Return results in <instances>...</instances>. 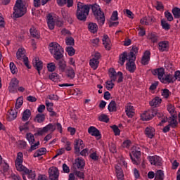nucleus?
<instances>
[{
    "label": "nucleus",
    "instance_id": "43",
    "mask_svg": "<svg viewBox=\"0 0 180 180\" xmlns=\"http://www.w3.org/2000/svg\"><path fill=\"white\" fill-rule=\"evenodd\" d=\"M167 110L170 113L171 116L176 115V111H175V107L172 104L167 105Z\"/></svg>",
    "mask_w": 180,
    "mask_h": 180
},
{
    "label": "nucleus",
    "instance_id": "38",
    "mask_svg": "<svg viewBox=\"0 0 180 180\" xmlns=\"http://www.w3.org/2000/svg\"><path fill=\"white\" fill-rule=\"evenodd\" d=\"M108 109L109 112H117V107L116 106V101H111V102L108 105Z\"/></svg>",
    "mask_w": 180,
    "mask_h": 180
},
{
    "label": "nucleus",
    "instance_id": "13",
    "mask_svg": "<svg viewBox=\"0 0 180 180\" xmlns=\"http://www.w3.org/2000/svg\"><path fill=\"white\" fill-rule=\"evenodd\" d=\"M155 22V20L154 19V16H146L143 17L142 19L140 20V23L141 25H146V26H149V25H153Z\"/></svg>",
    "mask_w": 180,
    "mask_h": 180
},
{
    "label": "nucleus",
    "instance_id": "33",
    "mask_svg": "<svg viewBox=\"0 0 180 180\" xmlns=\"http://www.w3.org/2000/svg\"><path fill=\"white\" fill-rule=\"evenodd\" d=\"M31 115H32V112L30 111V110L29 109L25 110L23 112L22 116V122H27V120H29V117H30Z\"/></svg>",
    "mask_w": 180,
    "mask_h": 180
},
{
    "label": "nucleus",
    "instance_id": "30",
    "mask_svg": "<svg viewBox=\"0 0 180 180\" xmlns=\"http://www.w3.org/2000/svg\"><path fill=\"white\" fill-rule=\"evenodd\" d=\"M164 81H167L168 84H174L175 82V77L173 75L168 74L165 75V78H162V82H164Z\"/></svg>",
    "mask_w": 180,
    "mask_h": 180
},
{
    "label": "nucleus",
    "instance_id": "50",
    "mask_svg": "<svg viewBox=\"0 0 180 180\" xmlns=\"http://www.w3.org/2000/svg\"><path fill=\"white\" fill-rule=\"evenodd\" d=\"M148 38L152 41V43H157V41H158V37L155 35V34H148Z\"/></svg>",
    "mask_w": 180,
    "mask_h": 180
},
{
    "label": "nucleus",
    "instance_id": "7",
    "mask_svg": "<svg viewBox=\"0 0 180 180\" xmlns=\"http://www.w3.org/2000/svg\"><path fill=\"white\" fill-rule=\"evenodd\" d=\"M157 113V110L146 111L141 115V117L143 122H148V120H151Z\"/></svg>",
    "mask_w": 180,
    "mask_h": 180
},
{
    "label": "nucleus",
    "instance_id": "44",
    "mask_svg": "<svg viewBox=\"0 0 180 180\" xmlns=\"http://www.w3.org/2000/svg\"><path fill=\"white\" fill-rule=\"evenodd\" d=\"M22 105H23V97H19L15 102V109L18 110V109H20L22 107Z\"/></svg>",
    "mask_w": 180,
    "mask_h": 180
},
{
    "label": "nucleus",
    "instance_id": "14",
    "mask_svg": "<svg viewBox=\"0 0 180 180\" xmlns=\"http://www.w3.org/2000/svg\"><path fill=\"white\" fill-rule=\"evenodd\" d=\"M19 85V80L16 78H13L11 80L10 86H8V89L11 92H16V89H18V86Z\"/></svg>",
    "mask_w": 180,
    "mask_h": 180
},
{
    "label": "nucleus",
    "instance_id": "29",
    "mask_svg": "<svg viewBox=\"0 0 180 180\" xmlns=\"http://www.w3.org/2000/svg\"><path fill=\"white\" fill-rule=\"evenodd\" d=\"M46 120V115L44 114H37L34 118V121L37 123H43Z\"/></svg>",
    "mask_w": 180,
    "mask_h": 180
},
{
    "label": "nucleus",
    "instance_id": "57",
    "mask_svg": "<svg viewBox=\"0 0 180 180\" xmlns=\"http://www.w3.org/2000/svg\"><path fill=\"white\" fill-rule=\"evenodd\" d=\"M165 16L169 22H172V20H174V17L172 16V14L169 11L165 12Z\"/></svg>",
    "mask_w": 180,
    "mask_h": 180
},
{
    "label": "nucleus",
    "instance_id": "6",
    "mask_svg": "<svg viewBox=\"0 0 180 180\" xmlns=\"http://www.w3.org/2000/svg\"><path fill=\"white\" fill-rule=\"evenodd\" d=\"M15 165L17 171H20L22 168L25 169V166L23 165V153H22V152L18 153Z\"/></svg>",
    "mask_w": 180,
    "mask_h": 180
},
{
    "label": "nucleus",
    "instance_id": "26",
    "mask_svg": "<svg viewBox=\"0 0 180 180\" xmlns=\"http://www.w3.org/2000/svg\"><path fill=\"white\" fill-rule=\"evenodd\" d=\"M176 115H173L169 117L170 122H169V124L172 127V129H175L178 127V121H176Z\"/></svg>",
    "mask_w": 180,
    "mask_h": 180
},
{
    "label": "nucleus",
    "instance_id": "9",
    "mask_svg": "<svg viewBox=\"0 0 180 180\" xmlns=\"http://www.w3.org/2000/svg\"><path fill=\"white\" fill-rule=\"evenodd\" d=\"M49 174L50 180H58V176H60L58 168L52 167L51 169H49Z\"/></svg>",
    "mask_w": 180,
    "mask_h": 180
},
{
    "label": "nucleus",
    "instance_id": "10",
    "mask_svg": "<svg viewBox=\"0 0 180 180\" xmlns=\"http://www.w3.org/2000/svg\"><path fill=\"white\" fill-rule=\"evenodd\" d=\"M85 147L84 141L82 139H75V154H79L81 150Z\"/></svg>",
    "mask_w": 180,
    "mask_h": 180
},
{
    "label": "nucleus",
    "instance_id": "21",
    "mask_svg": "<svg viewBox=\"0 0 180 180\" xmlns=\"http://www.w3.org/2000/svg\"><path fill=\"white\" fill-rule=\"evenodd\" d=\"M56 60L58 61V66L60 71L61 72H65V68H67V63H65V60H64L63 58Z\"/></svg>",
    "mask_w": 180,
    "mask_h": 180
},
{
    "label": "nucleus",
    "instance_id": "42",
    "mask_svg": "<svg viewBox=\"0 0 180 180\" xmlns=\"http://www.w3.org/2000/svg\"><path fill=\"white\" fill-rule=\"evenodd\" d=\"M155 176L156 180H164V172L162 170H158Z\"/></svg>",
    "mask_w": 180,
    "mask_h": 180
},
{
    "label": "nucleus",
    "instance_id": "39",
    "mask_svg": "<svg viewBox=\"0 0 180 180\" xmlns=\"http://www.w3.org/2000/svg\"><path fill=\"white\" fill-rule=\"evenodd\" d=\"M162 101V100H161V98L159 97H155L151 101H150V105L156 108V106H158V105L161 103Z\"/></svg>",
    "mask_w": 180,
    "mask_h": 180
},
{
    "label": "nucleus",
    "instance_id": "1",
    "mask_svg": "<svg viewBox=\"0 0 180 180\" xmlns=\"http://www.w3.org/2000/svg\"><path fill=\"white\" fill-rule=\"evenodd\" d=\"M92 11L98 23L102 26L105 24V13L101 10V7L98 4H85L84 3H77V9L76 11V16L78 20L85 22L88 16H89V11Z\"/></svg>",
    "mask_w": 180,
    "mask_h": 180
},
{
    "label": "nucleus",
    "instance_id": "22",
    "mask_svg": "<svg viewBox=\"0 0 180 180\" xmlns=\"http://www.w3.org/2000/svg\"><path fill=\"white\" fill-rule=\"evenodd\" d=\"M103 44L105 46L106 50H110V39H109V36L103 35L102 39Z\"/></svg>",
    "mask_w": 180,
    "mask_h": 180
},
{
    "label": "nucleus",
    "instance_id": "52",
    "mask_svg": "<svg viewBox=\"0 0 180 180\" xmlns=\"http://www.w3.org/2000/svg\"><path fill=\"white\" fill-rule=\"evenodd\" d=\"M45 105L46 106L48 112H51V110H53V106H54V103H50V101L46 100Z\"/></svg>",
    "mask_w": 180,
    "mask_h": 180
},
{
    "label": "nucleus",
    "instance_id": "5",
    "mask_svg": "<svg viewBox=\"0 0 180 180\" xmlns=\"http://www.w3.org/2000/svg\"><path fill=\"white\" fill-rule=\"evenodd\" d=\"M131 162L135 165H140L141 160H140V157H141V152L140 150H133L131 153L129 154Z\"/></svg>",
    "mask_w": 180,
    "mask_h": 180
},
{
    "label": "nucleus",
    "instance_id": "25",
    "mask_svg": "<svg viewBox=\"0 0 180 180\" xmlns=\"http://www.w3.org/2000/svg\"><path fill=\"white\" fill-rule=\"evenodd\" d=\"M9 114L8 115L7 120L8 122H12V120H15L16 117H18V110H11V111L8 112Z\"/></svg>",
    "mask_w": 180,
    "mask_h": 180
},
{
    "label": "nucleus",
    "instance_id": "61",
    "mask_svg": "<svg viewBox=\"0 0 180 180\" xmlns=\"http://www.w3.org/2000/svg\"><path fill=\"white\" fill-rule=\"evenodd\" d=\"M73 174H75L77 176V178H79V179H84L85 176L84 172L80 171H75Z\"/></svg>",
    "mask_w": 180,
    "mask_h": 180
},
{
    "label": "nucleus",
    "instance_id": "53",
    "mask_svg": "<svg viewBox=\"0 0 180 180\" xmlns=\"http://www.w3.org/2000/svg\"><path fill=\"white\" fill-rule=\"evenodd\" d=\"M66 51L70 57H72V56H74V54H75V49H74V47L72 46L67 47Z\"/></svg>",
    "mask_w": 180,
    "mask_h": 180
},
{
    "label": "nucleus",
    "instance_id": "20",
    "mask_svg": "<svg viewBox=\"0 0 180 180\" xmlns=\"http://www.w3.org/2000/svg\"><path fill=\"white\" fill-rule=\"evenodd\" d=\"M88 133L94 137H101V132L95 127H90L88 129Z\"/></svg>",
    "mask_w": 180,
    "mask_h": 180
},
{
    "label": "nucleus",
    "instance_id": "32",
    "mask_svg": "<svg viewBox=\"0 0 180 180\" xmlns=\"http://www.w3.org/2000/svg\"><path fill=\"white\" fill-rule=\"evenodd\" d=\"M88 29L91 33H96L98 32V25L95 22H90L88 25Z\"/></svg>",
    "mask_w": 180,
    "mask_h": 180
},
{
    "label": "nucleus",
    "instance_id": "56",
    "mask_svg": "<svg viewBox=\"0 0 180 180\" xmlns=\"http://www.w3.org/2000/svg\"><path fill=\"white\" fill-rule=\"evenodd\" d=\"M47 68L49 72H53V71H56V64L54 63H48Z\"/></svg>",
    "mask_w": 180,
    "mask_h": 180
},
{
    "label": "nucleus",
    "instance_id": "16",
    "mask_svg": "<svg viewBox=\"0 0 180 180\" xmlns=\"http://www.w3.org/2000/svg\"><path fill=\"white\" fill-rule=\"evenodd\" d=\"M153 75H158V77L159 78V79L161 81V82H162V78L164 77V74H165V70H164V68H158L154 70L153 72Z\"/></svg>",
    "mask_w": 180,
    "mask_h": 180
},
{
    "label": "nucleus",
    "instance_id": "12",
    "mask_svg": "<svg viewBox=\"0 0 180 180\" xmlns=\"http://www.w3.org/2000/svg\"><path fill=\"white\" fill-rule=\"evenodd\" d=\"M33 67L38 72L39 75H40V71L43 70V62L39 59V58H35L32 60Z\"/></svg>",
    "mask_w": 180,
    "mask_h": 180
},
{
    "label": "nucleus",
    "instance_id": "60",
    "mask_svg": "<svg viewBox=\"0 0 180 180\" xmlns=\"http://www.w3.org/2000/svg\"><path fill=\"white\" fill-rule=\"evenodd\" d=\"M110 153H112V154H115V153H117V150L116 149V144L111 143L109 146Z\"/></svg>",
    "mask_w": 180,
    "mask_h": 180
},
{
    "label": "nucleus",
    "instance_id": "62",
    "mask_svg": "<svg viewBox=\"0 0 180 180\" xmlns=\"http://www.w3.org/2000/svg\"><path fill=\"white\" fill-rule=\"evenodd\" d=\"M29 123L30 122H25L23 125L20 126L19 129L20 131H23V130H29Z\"/></svg>",
    "mask_w": 180,
    "mask_h": 180
},
{
    "label": "nucleus",
    "instance_id": "19",
    "mask_svg": "<svg viewBox=\"0 0 180 180\" xmlns=\"http://www.w3.org/2000/svg\"><path fill=\"white\" fill-rule=\"evenodd\" d=\"M151 55V53H150V51H146L141 59V64L143 65H148V63H150V56Z\"/></svg>",
    "mask_w": 180,
    "mask_h": 180
},
{
    "label": "nucleus",
    "instance_id": "37",
    "mask_svg": "<svg viewBox=\"0 0 180 180\" xmlns=\"http://www.w3.org/2000/svg\"><path fill=\"white\" fill-rule=\"evenodd\" d=\"M89 65L92 70H98V67H99V60L91 58L89 61Z\"/></svg>",
    "mask_w": 180,
    "mask_h": 180
},
{
    "label": "nucleus",
    "instance_id": "3",
    "mask_svg": "<svg viewBox=\"0 0 180 180\" xmlns=\"http://www.w3.org/2000/svg\"><path fill=\"white\" fill-rule=\"evenodd\" d=\"M13 17L14 18H22L25 13H26V8L23 7L22 0H17L13 7Z\"/></svg>",
    "mask_w": 180,
    "mask_h": 180
},
{
    "label": "nucleus",
    "instance_id": "24",
    "mask_svg": "<svg viewBox=\"0 0 180 180\" xmlns=\"http://www.w3.org/2000/svg\"><path fill=\"white\" fill-rule=\"evenodd\" d=\"M136 63L134 62H130L128 61L126 63V69L127 70V71L130 72L131 74H133V72H134V71H136Z\"/></svg>",
    "mask_w": 180,
    "mask_h": 180
},
{
    "label": "nucleus",
    "instance_id": "15",
    "mask_svg": "<svg viewBox=\"0 0 180 180\" xmlns=\"http://www.w3.org/2000/svg\"><path fill=\"white\" fill-rule=\"evenodd\" d=\"M169 48V42L168 41H162L158 43V49L159 51H167Z\"/></svg>",
    "mask_w": 180,
    "mask_h": 180
},
{
    "label": "nucleus",
    "instance_id": "31",
    "mask_svg": "<svg viewBox=\"0 0 180 180\" xmlns=\"http://www.w3.org/2000/svg\"><path fill=\"white\" fill-rule=\"evenodd\" d=\"M126 60H128V58H127V52L124 51V52H123L122 54L120 55L118 63H119L121 65H124V63H125V61H126Z\"/></svg>",
    "mask_w": 180,
    "mask_h": 180
},
{
    "label": "nucleus",
    "instance_id": "47",
    "mask_svg": "<svg viewBox=\"0 0 180 180\" xmlns=\"http://www.w3.org/2000/svg\"><path fill=\"white\" fill-rule=\"evenodd\" d=\"M26 138L30 144H34V135L32 133H28L26 134Z\"/></svg>",
    "mask_w": 180,
    "mask_h": 180
},
{
    "label": "nucleus",
    "instance_id": "49",
    "mask_svg": "<svg viewBox=\"0 0 180 180\" xmlns=\"http://www.w3.org/2000/svg\"><path fill=\"white\" fill-rule=\"evenodd\" d=\"M49 77V79H51V81H53V82H57V81H58L59 76L56 72L51 73Z\"/></svg>",
    "mask_w": 180,
    "mask_h": 180
},
{
    "label": "nucleus",
    "instance_id": "2",
    "mask_svg": "<svg viewBox=\"0 0 180 180\" xmlns=\"http://www.w3.org/2000/svg\"><path fill=\"white\" fill-rule=\"evenodd\" d=\"M51 54L55 60H61L64 57V49L57 42H51L49 45Z\"/></svg>",
    "mask_w": 180,
    "mask_h": 180
},
{
    "label": "nucleus",
    "instance_id": "46",
    "mask_svg": "<svg viewBox=\"0 0 180 180\" xmlns=\"http://www.w3.org/2000/svg\"><path fill=\"white\" fill-rule=\"evenodd\" d=\"M172 13L175 19H179L180 18V8L178 7H175L172 10Z\"/></svg>",
    "mask_w": 180,
    "mask_h": 180
},
{
    "label": "nucleus",
    "instance_id": "4",
    "mask_svg": "<svg viewBox=\"0 0 180 180\" xmlns=\"http://www.w3.org/2000/svg\"><path fill=\"white\" fill-rule=\"evenodd\" d=\"M26 51L23 48H19L17 53L16 57L18 60H23V63L27 68H32V66L29 65V58L26 57Z\"/></svg>",
    "mask_w": 180,
    "mask_h": 180
},
{
    "label": "nucleus",
    "instance_id": "63",
    "mask_svg": "<svg viewBox=\"0 0 180 180\" xmlns=\"http://www.w3.org/2000/svg\"><path fill=\"white\" fill-rule=\"evenodd\" d=\"M65 42L67 46H74V38L70 37L66 39Z\"/></svg>",
    "mask_w": 180,
    "mask_h": 180
},
{
    "label": "nucleus",
    "instance_id": "48",
    "mask_svg": "<svg viewBox=\"0 0 180 180\" xmlns=\"http://www.w3.org/2000/svg\"><path fill=\"white\" fill-rule=\"evenodd\" d=\"M98 120L100 122H104L105 123H108L109 122V117H108V115H106L105 114H101L98 117Z\"/></svg>",
    "mask_w": 180,
    "mask_h": 180
},
{
    "label": "nucleus",
    "instance_id": "35",
    "mask_svg": "<svg viewBox=\"0 0 180 180\" xmlns=\"http://www.w3.org/2000/svg\"><path fill=\"white\" fill-rule=\"evenodd\" d=\"M46 153H47L46 148H41L34 153V158L37 157H41V155H44Z\"/></svg>",
    "mask_w": 180,
    "mask_h": 180
},
{
    "label": "nucleus",
    "instance_id": "58",
    "mask_svg": "<svg viewBox=\"0 0 180 180\" xmlns=\"http://www.w3.org/2000/svg\"><path fill=\"white\" fill-rule=\"evenodd\" d=\"M111 129L113 130L115 136H120V129H119V127L117 125H112Z\"/></svg>",
    "mask_w": 180,
    "mask_h": 180
},
{
    "label": "nucleus",
    "instance_id": "55",
    "mask_svg": "<svg viewBox=\"0 0 180 180\" xmlns=\"http://www.w3.org/2000/svg\"><path fill=\"white\" fill-rule=\"evenodd\" d=\"M10 70L13 74H16L18 72V68L13 62L10 63Z\"/></svg>",
    "mask_w": 180,
    "mask_h": 180
},
{
    "label": "nucleus",
    "instance_id": "23",
    "mask_svg": "<svg viewBox=\"0 0 180 180\" xmlns=\"http://www.w3.org/2000/svg\"><path fill=\"white\" fill-rule=\"evenodd\" d=\"M75 165L78 169H84L85 167V160L77 158L75 161Z\"/></svg>",
    "mask_w": 180,
    "mask_h": 180
},
{
    "label": "nucleus",
    "instance_id": "36",
    "mask_svg": "<svg viewBox=\"0 0 180 180\" xmlns=\"http://www.w3.org/2000/svg\"><path fill=\"white\" fill-rule=\"evenodd\" d=\"M30 34L34 39H40V32L36 30L34 27H32L30 30Z\"/></svg>",
    "mask_w": 180,
    "mask_h": 180
},
{
    "label": "nucleus",
    "instance_id": "34",
    "mask_svg": "<svg viewBox=\"0 0 180 180\" xmlns=\"http://www.w3.org/2000/svg\"><path fill=\"white\" fill-rule=\"evenodd\" d=\"M110 82H115L116 79H117V73H116V70L114 68L110 69Z\"/></svg>",
    "mask_w": 180,
    "mask_h": 180
},
{
    "label": "nucleus",
    "instance_id": "18",
    "mask_svg": "<svg viewBox=\"0 0 180 180\" xmlns=\"http://www.w3.org/2000/svg\"><path fill=\"white\" fill-rule=\"evenodd\" d=\"M145 134L148 139H153L155 136V129L152 127H147L145 129Z\"/></svg>",
    "mask_w": 180,
    "mask_h": 180
},
{
    "label": "nucleus",
    "instance_id": "27",
    "mask_svg": "<svg viewBox=\"0 0 180 180\" xmlns=\"http://www.w3.org/2000/svg\"><path fill=\"white\" fill-rule=\"evenodd\" d=\"M66 75L70 79H74L75 78V72L72 67H68L66 69Z\"/></svg>",
    "mask_w": 180,
    "mask_h": 180
},
{
    "label": "nucleus",
    "instance_id": "41",
    "mask_svg": "<svg viewBox=\"0 0 180 180\" xmlns=\"http://www.w3.org/2000/svg\"><path fill=\"white\" fill-rule=\"evenodd\" d=\"M44 130L45 131L46 133H47V131H52V132L55 131L56 126L54 124L50 123L44 127Z\"/></svg>",
    "mask_w": 180,
    "mask_h": 180
},
{
    "label": "nucleus",
    "instance_id": "28",
    "mask_svg": "<svg viewBox=\"0 0 180 180\" xmlns=\"http://www.w3.org/2000/svg\"><path fill=\"white\" fill-rule=\"evenodd\" d=\"M61 13L65 20H67L68 22H69V23H72V18H71V15H70L68 11L65 10H62Z\"/></svg>",
    "mask_w": 180,
    "mask_h": 180
},
{
    "label": "nucleus",
    "instance_id": "40",
    "mask_svg": "<svg viewBox=\"0 0 180 180\" xmlns=\"http://www.w3.org/2000/svg\"><path fill=\"white\" fill-rule=\"evenodd\" d=\"M115 169H116L117 178H118V179H122L124 176L123 170H122V167L119 166H115Z\"/></svg>",
    "mask_w": 180,
    "mask_h": 180
},
{
    "label": "nucleus",
    "instance_id": "17",
    "mask_svg": "<svg viewBox=\"0 0 180 180\" xmlns=\"http://www.w3.org/2000/svg\"><path fill=\"white\" fill-rule=\"evenodd\" d=\"M46 18L49 28L51 30H53L54 26H56V20H54V18L51 14H48Z\"/></svg>",
    "mask_w": 180,
    "mask_h": 180
},
{
    "label": "nucleus",
    "instance_id": "45",
    "mask_svg": "<svg viewBox=\"0 0 180 180\" xmlns=\"http://www.w3.org/2000/svg\"><path fill=\"white\" fill-rule=\"evenodd\" d=\"M161 26L164 30H169L171 29V25H169L165 20H161Z\"/></svg>",
    "mask_w": 180,
    "mask_h": 180
},
{
    "label": "nucleus",
    "instance_id": "11",
    "mask_svg": "<svg viewBox=\"0 0 180 180\" xmlns=\"http://www.w3.org/2000/svg\"><path fill=\"white\" fill-rule=\"evenodd\" d=\"M25 168L22 167L21 170H18L19 172H22V174L27 175L30 179H34L36 178V172L33 170H30L26 167H25Z\"/></svg>",
    "mask_w": 180,
    "mask_h": 180
},
{
    "label": "nucleus",
    "instance_id": "64",
    "mask_svg": "<svg viewBox=\"0 0 180 180\" xmlns=\"http://www.w3.org/2000/svg\"><path fill=\"white\" fill-rule=\"evenodd\" d=\"M162 96L168 98V97L169 96V90H168L167 89H163L162 92Z\"/></svg>",
    "mask_w": 180,
    "mask_h": 180
},
{
    "label": "nucleus",
    "instance_id": "54",
    "mask_svg": "<svg viewBox=\"0 0 180 180\" xmlns=\"http://www.w3.org/2000/svg\"><path fill=\"white\" fill-rule=\"evenodd\" d=\"M127 58H128L129 61H130V62L136 61V53H134V52H130L127 55Z\"/></svg>",
    "mask_w": 180,
    "mask_h": 180
},
{
    "label": "nucleus",
    "instance_id": "8",
    "mask_svg": "<svg viewBox=\"0 0 180 180\" xmlns=\"http://www.w3.org/2000/svg\"><path fill=\"white\" fill-rule=\"evenodd\" d=\"M148 160L151 165H155V167H161L162 165V158L160 156H149Z\"/></svg>",
    "mask_w": 180,
    "mask_h": 180
},
{
    "label": "nucleus",
    "instance_id": "59",
    "mask_svg": "<svg viewBox=\"0 0 180 180\" xmlns=\"http://www.w3.org/2000/svg\"><path fill=\"white\" fill-rule=\"evenodd\" d=\"M105 84H106V89H108V91H110L111 89H113V86H115V84H113V82L107 81Z\"/></svg>",
    "mask_w": 180,
    "mask_h": 180
},
{
    "label": "nucleus",
    "instance_id": "51",
    "mask_svg": "<svg viewBox=\"0 0 180 180\" xmlns=\"http://www.w3.org/2000/svg\"><path fill=\"white\" fill-rule=\"evenodd\" d=\"M39 146H40V141H37L36 143L31 144V147L28 150V153H32V151L37 150V148H39Z\"/></svg>",
    "mask_w": 180,
    "mask_h": 180
}]
</instances>
